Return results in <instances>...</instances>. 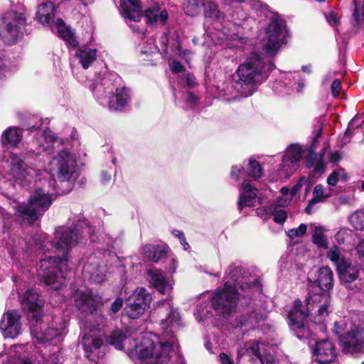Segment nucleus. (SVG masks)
Wrapping results in <instances>:
<instances>
[{
  "mask_svg": "<svg viewBox=\"0 0 364 364\" xmlns=\"http://www.w3.org/2000/svg\"><path fill=\"white\" fill-rule=\"evenodd\" d=\"M183 79L186 81V84L188 87H194L196 84L195 77L190 73L186 74Z\"/></svg>",
  "mask_w": 364,
  "mask_h": 364,
  "instance_id": "0e129e2a",
  "label": "nucleus"
},
{
  "mask_svg": "<svg viewBox=\"0 0 364 364\" xmlns=\"http://www.w3.org/2000/svg\"><path fill=\"white\" fill-rule=\"evenodd\" d=\"M349 222L356 230H364V210H357L349 216Z\"/></svg>",
  "mask_w": 364,
  "mask_h": 364,
  "instance_id": "c03bdc74",
  "label": "nucleus"
},
{
  "mask_svg": "<svg viewBox=\"0 0 364 364\" xmlns=\"http://www.w3.org/2000/svg\"><path fill=\"white\" fill-rule=\"evenodd\" d=\"M343 174L342 170L333 171L328 176L327 183L328 185L334 186L340 179H343Z\"/></svg>",
  "mask_w": 364,
  "mask_h": 364,
  "instance_id": "3c124183",
  "label": "nucleus"
},
{
  "mask_svg": "<svg viewBox=\"0 0 364 364\" xmlns=\"http://www.w3.org/2000/svg\"><path fill=\"white\" fill-rule=\"evenodd\" d=\"M331 196V191L330 188L326 189L321 184H318L314 187L313 191V198L309 200L305 210L308 214H311L314 206L323 201L325 199Z\"/></svg>",
  "mask_w": 364,
  "mask_h": 364,
  "instance_id": "c85d7f7f",
  "label": "nucleus"
},
{
  "mask_svg": "<svg viewBox=\"0 0 364 364\" xmlns=\"http://www.w3.org/2000/svg\"><path fill=\"white\" fill-rule=\"evenodd\" d=\"M341 90V82L338 79H336L333 81L331 86V95L333 97H337Z\"/></svg>",
  "mask_w": 364,
  "mask_h": 364,
  "instance_id": "4d7b16f0",
  "label": "nucleus"
},
{
  "mask_svg": "<svg viewBox=\"0 0 364 364\" xmlns=\"http://www.w3.org/2000/svg\"><path fill=\"white\" fill-rule=\"evenodd\" d=\"M28 347H31L28 343L26 345H14L9 350V355L10 358L16 359V360H18L19 358H27L25 354L28 351Z\"/></svg>",
  "mask_w": 364,
  "mask_h": 364,
  "instance_id": "37998d69",
  "label": "nucleus"
},
{
  "mask_svg": "<svg viewBox=\"0 0 364 364\" xmlns=\"http://www.w3.org/2000/svg\"><path fill=\"white\" fill-rule=\"evenodd\" d=\"M75 56L82 68L87 69L96 60L97 50L86 46L82 47L76 51Z\"/></svg>",
  "mask_w": 364,
  "mask_h": 364,
  "instance_id": "c756f323",
  "label": "nucleus"
},
{
  "mask_svg": "<svg viewBox=\"0 0 364 364\" xmlns=\"http://www.w3.org/2000/svg\"><path fill=\"white\" fill-rule=\"evenodd\" d=\"M170 68L173 73H178L183 71V66L176 60H172L170 63Z\"/></svg>",
  "mask_w": 364,
  "mask_h": 364,
  "instance_id": "052dcab7",
  "label": "nucleus"
},
{
  "mask_svg": "<svg viewBox=\"0 0 364 364\" xmlns=\"http://www.w3.org/2000/svg\"><path fill=\"white\" fill-rule=\"evenodd\" d=\"M141 252L145 257L154 262H158L167 254L166 247L154 245H146L143 246Z\"/></svg>",
  "mask_w": 364,
  "mask_h": 364,
  "instance_id": "7c9ffc66",
  "label": "nucleus"
},
{
  "mask_svg": "<svg viewBox=\"0 0 364 364\" xmlns=\"http://www.w3.org/2000/svg\"><path fill=\"white\" fill-rule=\"evenodd\" d=\"M326 149V147L323 148L319 156H316L314 153L311 152L307 159L306 166L308 167L314 166V171L316 173H323L324 171L325 164L323 162V157Z\"/></svg>",
  "mask_w": 364,
  "mask_h": 364,
  "instance_id": "ea45409f",
  "label": "nucleus"
},
{
  "mask_svg": "<svg viewBox=\"0 0 364 364\" xmlns=\"http://www.w3.org/2000/svg\"><path fill=\"white\" fill-rule=\"evenodd\" d=\"M38 323L39 322L36 323V325L32 327L31 331L35 333V336L39 342L46 343L57 338L60 335V331L58 329L54 328L43 329V327L41 326L40 331H38Z\"/></svg>",
  "mask_w": 364,
  "mask_h": 364,
  "instance_id": "473e14b6",
  "label": "nucleus"
},
{
  "mask_svg": "<svg viewBox=\"0 0 364 364\" xmlns=\"http://www.w3.org/2000/svg\"><path fill=\"white\" fill-rule=\"evenodd\" d=\"M106 323V318L99 316L98 321L85 322L82 328L81 343L86 356L92 361L104 355L101 348L103 346V328Z\"/></svg>",
  "mask_w": 364,
  "mask_h": 364,
  "instance_id": "0eeeda50",
  "label": "nucleus"
},
{
  "mask_svg": "<svg viewBox=\"0 0 364 364\" xmlns=\"http://www.w3.org/2000/svg\"><path fill=\"white\" fill-rule=\"evenodd\" d=\"M303 156V149L299 144H291L285 150L282 164L278 169L281 178H288L296 170Z\"/></svg>",
  "mask_w": 364,
  "mask_h": 364,
  "instance_id": "a211bd4d",
  "label": "nucleus"
},
{
  "mask_svg": "<svg viewBox=\"0 0 364 364\" xmlns=\"http://www.w3.org/2000/svg\"><path fill=\"white\" fill-rule=\"evenodd\" d=\"M262 173L259 164L256 160L250 159L249 161L248 174L255 178H257L262 176Z\"/></svg>",
  "mask_w": 364,
  "mask_h": 364,
  "instance_id": "49530a36",
  "label": "nucleus"
},
{
  "mask_svg": "<svg viewBox=\"0 0 364 364\" xmlns=\"http://www.w3.org/2000/svg\"><path fill=\"white\" fill-rule=\"evenodd\" d=\"M345 328H347V325L343 321H336L333 331L335 333V334L339 335Z\"/></svg>",
  "mask_w": 364,
  "mask_h": 364,
  "instance_id": "e2e57ef3",
  "label": "nucleus"
},
{
  "mask_svg": "<svg viewBox=\"0 0 364 364\" xmlns=\"http://www.w3.org/2000/svg\"><path fill=\"white\" fill-rule=\"evenodd\" d=\"M55 7L53 3L47 2L38 7L36 13V18L44 26H50L51 20L53 18Z\"/></svg>",
  "mask_w": 364,
  "mask_h": 364,
  "instance_id": "72a5a7b5",
  "label": "nucleus"
},
{
  "mask_svg": "<svg viewBox=\"0 0 364 364\" xmlns=\"http://www.w3.org/2000/svg\"><path fill=\"white\" fill-rule=\"evenodd\" d=\"M9 185H11V183L6 178L5 176L0 174V193L4 194V190H6V187ZM0 217L3 220L4 228H9V226L11 225L14 220L12 215L0 206Z\"/></svg>",
  "mask_w": 364,
  "mask_h": 364,
  "instance_id": "c9c22d12",
  "label": "nucleus"
},
{
  "mask_svg": "<svg viewBox=\"0 0 364 364\" xmlns=\"http://www.w3.org/2000/svg\"><path fill=\"white\" fill-rule=\"evenodd\" d=\"M307 230L306 224H301L298 228L291 229L288 231V236L290 239L294 240L296 237L303 236Z\"/></svg>",
  "mask_w": 364,
  "mask_h": 364,
  "instance_id": "de8ad7c7",
  "label": "nucleus"
},
{
  "mask_svg": "<svg viewBox=\"0 0 364 364\" xmlns=\"http://www.w3.org/2000/svg\"><path fill=\"white\" fill-rule=\"evenodd\" d=\"M58 143L59 141L50 129L39 131L31 144L32 147H33L32 150L36 154H40L48 151L50 148H53Z\"/></svg>",
  "mask_w": 364,
  "mask_h": 364,
  "instance_id": "5701e85b",
  "label": "nucleus"
},
{
  "mask_svg": "<svg viewBox=\"0 0 364 364\" xmlns=\"http://www.w3.org/2000/svg\"><path fill=\"white\" fill-rule=\"evenodd\" d=\"M305 178H301L300 180L298 181V183L294 185L292 188L290 190V197L292 198L294 196H295L297 192L300 190V188L302 186L303 181H305Z\"/></svg>",
  "mask_w": 364,
  "mask_h": 364,
  "instance_id": "69168bd1",
  "label": "nucleus"
},
{
  "mask_svg": "<svg viewBox=\"0 0 364 364\" xmlns=\"http://www.w3.org/2000/svg\"><path fill=\"white\" fill-rule=\"evenodd\" d=\"M65 193L60 191L55 186V179H50L47 185L38 188L30 196L28 203H20L16 200H11L10 205L15 210L16 218L21 223L33 224L44 214L50 208L53 200L52 196Z\"/></svg>",
  "mask_w": 364,
  "mask_h": 364,
  "instance_id": "423d86ee",
  "label": "nucleus"
},
{
  "mask_svg": "<svg viewBox=\"0 0 364 364\" xmlns=\"http://www.w3.org/2000/svg\"><path fill=\"white\" fill-rule=\"evenodd\" d=\"M127 299H133L134 303L145 304L146 306L149 307L152 296L146 289L143 287H138L132 292Z\"/></svg>",
  "mask_w": 364,
  "mask_h": 364,
  "instance_id": "58836bf2",
  "label": "nucleus"
},
{
  "mask_svg": "<svg viewBox=\"0 0 364 364\" xmlns=\"http://www.w3.org/2000/svg\"><path fill=\"white\" fill-rule=\"evenodd\" d=\"M262 284L258 279L244 275L240 267H229L224 287L218 289L211 299L213 308L220 314H230L237 301L260 294Z\"/></svg>",
  "mask_w": 364,
  "mask_h": 364,
  "instance_id": "20e7f679",
  "label": "nucleus"
},
{
  "mask_svg": "<svg viewBox=\"0 0 364 364\" xmlns=\"http://www.w3.org/2000/svg\"><path fill=\"white\" fill-rule=\"evenodd\" d=\"M313 228L312 240L313 242L318 247L327 249L328 247V241L326 236L324 235L325 230L321 226H315L311 225Z\"/></svg>",
  "mask_w": 364,
  "mask_h": 364,
  "instance_id": "4c0bfd02",
  "label": "nucleus"
},
{
  "mask_svg": "<svg viewBox=\"0 0 364 364\" xmlns=\"http://www.w3.org/2000/svg\"><path fill=\"white\" fill-rule=\"evenodd\" d=\"M287 36V31L284 20L277 16H272L262 38L264 50L269 55H274L286 43Z\"/></svg>",
  "mask_w": 364,
  "mask_h": 364,
  "instance_id": "f8f14e48",
  "label": "nucleus"
},
{
  "mask_svg": "<svg viewBox=\"0 0 364 364\" xmlns=\"http://www.w3.org/2000/svg\"><path fill=\"white\" fill-rule=\"evenodd\" d=\"M183 99L191 106H193V105H196V103L198 102L197 97L193 95L191 92L186 93L183 96Z\"/></svg>",
  "mask_w": 364,
  "mask_h": 364,
  "instance_id": "680f3d73",
  "label": "nucleus"
},
{
  "mask_svg": "<svg viewBox=\"0 0 364 364\" xmlns=\"http://www.w3.org/2000/svg\"><path fill=\"white\" fill-rule=\"evenodd\" d=\"M312 359L318 364H329L337 357V349L334 343L328 339L319 340L311 348Z\"/></svg>",
  "mask_w": 364,
  "mask_h": 364,
  "instance_id": "aec40b11",
  "label": "nucleus"
},
{
  "mask_svg": "<svg viewBox=\"0 0 364 364\" xmlns=\"http://www.w3.org/2000/svg\"><path fill=\"white\" fill-rule=\"evenodd\" d=\"M264 347L263 343L255 341L247 348V353L253 359L256 358L259 360L261 364H274V358L271 354L261 353V350H263Z\"/></svg>",
  "mask_w": 364,
  "mask_h": 364,
  "instance_id": "cd10ccee",
  "label": "nucleus"
},
{
  "mask_svg": "<svg viewBox=\"0 0 364 364\" xmlns=\"http://www.w3.org/2000/svg\"><path fill=\"white\" fill-rule=\"evenodd\" d=\"M203 6L204 16L206 21L213 20L218 23H222L223 22L225 15L218 9V5L215 3L207 1L203 4Z\"/></svg>",
  "mask_w": 364,
  "mask_h": 364,
  "instance_id": "2f4dec72",
  "label": "nucleus"
},
{
  "mask_svg": "<svg viewBox=\"0 0 364 364\" xmlns=\"http://www.w3.org/2000/svg\"><path fill=\"white\" fill-rule=\"evenodd\" d=\"M355 250L358 259L364 261V238L359 240L355 247Z\"/></svg>",
  "mask_w": 364,
  "mask_h": 364,
  "instance_id": "13d9d810",
  "label": "nucleus"
},
{
  "mask_svg": "<svg viewBox=\"0 0 364 364\" xmlns=\"http://www.w3.org/2000/svg\"><path fill=\"white\" fill-rule=\"evenodd\" d=\"M114 85L108 78H103L102 82L92 88V93L97 100L102 104H107L109 109L119 110L124 108L130 99V91L123 87L116 88L113 94Z\"/></svg>",
  "mask_w": 364,
  "mask_h": 364,
  "instance_id": "1a4fd4ad",
  "label": "nucleus"
},
{
  "mask_svg": "<svg viewBox=\"0 0 364 364\" xmlns=\"http://www.w3.org/2000/svg\"><path fill=\"white\" fill-rule=\"evenodd\" d=\"M20 302L23 309L31 314V319L36 323L40 322L42 316L43 301L38 294L33 289L26 291L20 296Z\"/></svg>",
  "mask_w": 364,
  "mask_h": 364,
  "instance_id": "412c9836",
  "label": "nucleus"
},
{
  "mask_svg": "<svg viewBox=\"0 0 364 364\" xmlns=\"http://www.w3.org/2000/svg\"><path fill=\"white\" fill-rule=\"evenodd\" d=\"M22 136L23 132L21 129L16 127H9L3 132L1 142L4 146L16 147L21 141Z\"/></svg>",
  "mask_w": 364,
  "mask_h": 364,
  "instance_id": "a878e982",
  "label": "nucleus"
},
{
  "mask_svg": "<svg viewBox=\"0 0 364 364\" xmlns=\"http://www.w3.org/2000/svg\"><path fill=\"white\" fill-rule=\"evenodd\" d=\"M204 3L202 0H184L183 10L186 15L196 16L199 14Z\"/></svg>",
  "mask_w": 364,
  "mask_h": 364,
  "instance_id": "a19ab883",
  "label": "nucleus"
},
{
  "mask_svg": "<svg viewBox=\"0 0 364 364\" xmlns=\"http://www.w3.org/2000/svg\"><path fill=\"white\" fill-rule=\"evenodd\" d=\"M220 364H235L232 359H231L226 353H221L219 355Z\"/></svg>",
  "mask_w": 364,
  "mask_h": 364,
  "instance_id": "338daca9",
  "label": "nucleus"
},
{
  "mask_svg": "<svg viewBox=\"0 0 364 364\" xmlns=\"http://www.w3.org/2000/svg\"><path fill=\"white\" fill-rule=\"evenodd\" d=\"M55 26L60 38L72 47H76L77 46L78 42L72 31L69 27L66 26L61 19H57L55 22Z\"/></svg>",
  "mask_w": 364,
  "mask_h": 364,
  "instance_id": "f704fd0d",
  "label": "nucleus"
},
{
  "mask_svg": "<svg viewBox=\"0 0 364 364\" xmlns=\"http://www.w3.org/2000/svg\"><path fill=\"white\" fill-rule=\"evenodd\" d=\"M21 315L18 311H6L0 321V331L5 338H16L22 332Z\"/></svg>",
  "mask_w": 364,
  "mask_h": 364,
  "instance_id": "6ab92c4d",
  "label": "nucleus"
},
{
  "mask_svg": "<svg viewBox=\"0 0 364 364\" xmlns=\"http://www.w3.org/2000/svg\"><path fill=\"white\" fill-rule=\"evenodd\" d=\"M150 285L157 291L164 295H169L173 288L174 281L164 272L158 269L147 270Z\"/></svg>",
  "mask_w": 364,
  "mask_h": 364,
  "instance_id": "4be33fe9",
  "label": "nucleus"
},
{
  "mask_svg": "<svg viewBox=\"0 0 364 364\" xmlns=\"http://www.w3.org/2000/svg\"><path fill=\"white\" fill-rule=\"evenodd\" d=\"M15 364H39L35 360H32L30 358H19L16 360Z\"/></svg>",
  "mask_w": 364,
  "mask_h": 364,
  "instance_id": "774afa93",
  "label": "nucleus"
},
{
  "mask_svg": "<svg viewBox=\"0 0 364 364\" xmlns=\"http://www.w3.org/2000/svg\"><path fill=\"white\" fill-rule=\"evenodd\" d=\"M327 257L335 264L341 281L343 283H351L359 276V269L355 264L346 259L341 250L333 246L327 253Z\"/></svg>",
  "mask_w": 364,
  "mask_h": 364,
  "instance_id": "4468645a",
  "label": "nucleus"
},
{
  "mask_svg": "<svg viewBox=\"0 0 364 364\" xmlns=\"http://www.w3.org/2000/svg\"><path fill=\"white\" fill-rule=\"evenodd\" d=\"M93 231L87 221H78L72 226H60L54 232V241H50L44 232H38L28 242V250L35 249L40 253L53 250L55 257L48 256L40 259L37 270L39 280L53 289H58L65 282L64 272L68 270L70 253L84 237L86 232Z\"/></svg>",
  "mask_w": 364,
  "mask_h": 364,
  "instance_id": "f03ea898",
  "label": "nucleus"
},
{
  "mask_svg": "<svg viewBox=\"0 0 364 364\" xmlns=\"http://www.w3.org/2000/svg\"><path fill=\"white\" fill-rule=\"evenodd\" d=\"M5 168L6 166L9 168L6 172L15 180L21 183H30L37 176L36 169L28 166L25 163L16 155H13L5 162V165H1Z\"/></svg>",
  "mask_w": 364,
  "mask_h": 364,
  "instance_id": "dca6fc26",
  "label": "nucleus"
},
{
  "mask_svg": "<svg viewBox=\"0 0 364 364\" xmlns=\"http://www.w3.org/2000/svg\"><path fill=\"white\" fill-rule=\"evenodd\" d=\"M350 235V230L348 228H341L335 235L336 241L341 244L343 243L346 239Z\"/></svg>",
  "mask_w": 364,
  "mask_h": 364,
  "instance_id": "5fc2aeb1",
  "label": "nucleus"
},
{
  "mask_svg": "<svg viewBox=\"0 0 364 364\" xmlns=\"http://www.w3.org/2000/svg\"><path fill=\"white\" fill-rule=\"evenodd\" d=\"M333 286V273L328 267H322L316 274V279L310 287L309 296L306 300V306L301 301L295 300L293 309L288 314L289 325L299 339L306 338L309 330L305 326V319L313 309L318 308L313 321L316 324H323L331 310L329 290Z\"/></svg>",
  "mask_w": 364,
  "mask_h": 364,
  "instance_id": "7ed1b4c3",
  "label": "nucleus"
},
{
  "mask_svg": "<svg viewBox=\"0 0 364 364\" xmlns=\"http://www.w3.org/2000/svg\"><path fill=\"white\" fill-rule=\"evenodd\" d=\"M274 220L277 223H283L287 218V213L282 209H275L273 212Z\"/></svg>",
  "mask_w": 364,
  "mask_h": 364,
  "instance_id": "603ef678",
  "label": "nucleus"
},
{
  "mask_svg": "<svg viewBox=\"0 0 364 364\" xmlns=\"http://www.w3.org/2000/svg\"><path fill=\"white\" fill-rule=\"evenodd\" d=\"M225 4H234L242 3V5H233L235 11L232 14V20L236 25L245 27H251L255 23V19L250 14L245 12V9L250 8L257 10L262 6L259 0H222Z\"/></svg>",
  "mask_w": 364,
  "mask_h": 364,
  "instance_id": "2eb2a0df",
  "label": "nucleus"
},
{
  "mask_svg": "<svg viewBox=\"0 0 364 364\" xmlns=\"http://www.w3.org/2000/svg\"><path fill=\"white\" fill-rule=\"evenodd\" d=\"M145 304L134 303L133 299H127L125 311L127 315L132 319L138 318L143 315L148 309Z\"/></svg>",
  "mask_w": 364,
  "mask_h": 364,
  "instance_id": "e433bc0d",
  "label": "nucleus"
},
{
  "mask_svg": "<svg viewBox=\"0 0 364 364\" xmlns=\"http://www.w3.org/2000/svg\"><path fill=\"white\" fill-rule=\"evenodd\" d=\"M124 301L121 297H117L112 304L109 309V315L116 314L122 309Z\"/></svg>",
  "mask_w": 364,
  "mask_h": 364,
  "instance_id": "864d4df0",
  "label": "nucleus"
},
{
  "mask_svg": "<svg viewBox=\"0 0 364 364\" xmlns=\"http://www.w3.org/2000/svg\"><path fill=\"white\" fill-rule=\"evenodd\" d=\"M159 315L165 314L159 321L162 335L171 338V341H159L155 335L145 334L136 338L129 334L115 330L107 338V342L116 349L125 350L135 360L136 364H164L169 360L173 350L174 333L182 326L181 314L174 308L171 300L166 299L159 303Z\"/></svg>",
  "mask_w": 364,
  "mask_h": 364,
  "instance_id": "f257e3e1",
  "label": "nucleus"
},
{
  "mask_svg": "<svg viewBox=\"0 0 364 364\" xmlns=\"http://www.w3.org/2000/svg\"><path fill=\"white\" fill-rule=\"evenodd\" d=\"M139 48L140 53L144 55L152 54L158 50L157 46L151 39L143 41L139 44Z\"/></svg>",
  "mask_w": 364,
  "mask_h": 364,
  "instance_id": "a18cd8bd",
  "label": "nucleus"
},
{
  "mask_svg": "<svg viewBox=\"0 0 364 364\" xmlns=\"http://www.w3.org/2000/svg\"><path fill=\"white\" fill-rule=\"evenodd\" d=\"M267 77V71L264 66L263 58L256 53H252L245 61L239 65L236 75L231 82L230 87L227 85L224 90L225 95H232L236 98L252 95L255 90V86L263 82Z\"/></svg>",
  "mask_w": 364,
  "mask_h": 364,
  "instance_id": "39448f33",
  "label": "nucleus"
},
{
  "mask_svg": "<svg viewBox=\"0 0 364 364\" xmlns=\"http://www.w3.org/2000/svg\"><path fill=\"white\" fill-rule=\"evenodd\" d=\"M48 170L61 183L75 180L77 176L75 156L66 149L60 150L50 161Z\"/></svg>",
  "mask_w": 364,
  "mask_h": 364,
  "instance_id": "9d476101",
  "label": "nucleus"
},
{
  "mask_svg": "<svg viewBox=\"0 0 364 364\" xmlns=\"http://www.w3.org/2000/svg\"><path fill=\"white\" fill-rule=\"evenodd\" d=\"M16 68V65L12 63L9 59L6 58L5 55L0 53V79H3L10 75Z\"/></svg>",
  "mask_w": 364,
  "mask_h": 364,
  "instance_id": "79ce46f5",
  "label": "nucleus"
},
{
  "mask_svg": "<svg viewBox=\"0 0 364 364\" xmlns=\"http://www.w3.org/2000/svg\"><path fill=\"white\" fill-rule=\"evenodd\" d=\"M241 188L242 191L237 203L240 210L245 207L253 206L258 192V190L252 186L249 180H244Z\"/></svg>",
  "mask_w": 364,
  "mask_h": 364,
  "instance_id": "b1692460",
  "label": "nucleus"
},
{
  "mask_svg": "<svg viewBox=\"0 0 364 364\" xmlns=\"http://www.w3.org/2000/svg\"><path fill=\"white\" fill-rule=\"evenodd\" d=\"M257 322H258L257 318L255 316V314L253 313L252 315H250L247 318H245L241 321H239L237 323V326L242 327L244 326H249L250 327H252Z\"/></svg>",
  "mask_w": 364,
  "mask_h": 364,
  "instance_id": "6e6d98bb",
  "label": "nucleus"
},
{
  "mask_svg": "<svg viewBox=\"0 0 364 364\" xmlns=\"http://www.w3.org/2000/svg\"><path fill=\"white\" fill-rule=\"evenodd\" d=\"M26 16L21 11L6 13L0 23V38L4 43L13 45L21 37L22 28L26 25Z\"/></svg>",
  "mask_w": 364,
  "mask_h": 364,
  "instance_id": "9b49d317",
  "label": "nucleus"
},
{
  "mask_svg": "<svg viewBox=\"0 0 364 364\" xmlns=\"http://www.w3.org/2000/svg\"><path fill=\"white\" fill-rule=\"evenodd\" d=\"M72 297L79 311L84 316L88 317L85 322L98 321V316H102L98 314V309L103 305V299L99 294L90 290H76Z\"/></svg>",
  "mask_w": 364,
  "mask_h": 364,
  "instance_id": "ddd939ff",
  "label": "nucleus"
},
{
  "mask_svg": "<svg viewBox=\"0 0 364 364\" xmlns=\"http://www.w3.org/2000/svg\"><path fill=\"white\" fill-rule=\"evenodd\" d=\"M120 8L127 23L136 33H144V26L139 24L142 16L141 4L139 0H121Z\"/></svg>",
  "mask_w": 364,
  "mask_h": 364,
  "instance_id": "f3484780",
  "label": "nucleus"
},
{
  "mask_svg": "<svg viewBox=\"0 0 364 364\" xmlns=\"http://www.w3.org/2000/svg\"><path fill=\"white\" fill-rule=\"evenodd\" d=\"M82 275L85 279L95 283H101L105 279L103 269L95 263L88 262L85 264L82 269Z\"/></svg>",
  "mask_w": 364,
  "mask_h": 364,
  "instance_id": "bb28decb",
  "label": "nucleus"
},
{
  "mask_svg": "<svg viewBox=\"0 0 364 364\" xmlns=\"http://www.w3.org/2000/svg\"><path fill=\"white\" fill-rule=\"evenodd\" d=\"M144 17L149 26H164L167 21L168 13L165 9L153 6L144 11Z\"/></svg>",
  "mask_w": 364,
  "mask_h": 364,
  "instance_id": "393cba45",
  "label": "nucleus"
},
{
  "mask_svg": "<svg viewBox=\"0 0 364 364\" xmlns=\"http://www.w3.org/2000/svg\"><path fill=\"white\" fill-rule=\"evenodd\" d=\"M339 344L344 353H364V313L351 315L346 332L339 338Z\"/></svg>",
  "mask_w": 364,
  "mask_h": 364,
  "instance_id": "6e6552de",
  "label": "nucleus"
},
{
  "mask_svg": "<svg viewBox=\"0 0 364 364\" xmlns=\"http://www.w3.org/2000/svg\"><path fill=\"white\" fill-rule=\"evenodd\" d=\"M326 19L331 26H337L339 23V17L334 12L326 14Z\"/></svg>",
  "mask_w": 364,
  "mask_h": 364,
  "instance_id": "bf43d9fd",
  "label": "nucleus"
},
{
  "mask_svg": "<svg viewBox=\"0 0 364 364\" xmlns=\"http://www.w3.org/2000/svg\"><path fill=\"white\" fill-rule=\"evenodd\" d=\"M353 4L355 5L353 18L355 21L359 23L360 21H364V0L361 8H358L357 5V1L354 0Z\"/></svg>",
  "mask_w": 364,
  "mask_h": 364,
  "instance_id": "8fccbe9b",
  "label": "nucleus"
},
{
  "mask_svg": "<svg viewBox=\"0 0 364 364\" xmlns=\"http://www.w3.org/2000/svg\"><path fill=\"white\" fill-rule=\"evenodd\" d=\"M165 263L166 266L165 268L166 270L171 273L173 274L176 272V269L177 268V261L175 258V257L173 255L170 256H165Z\"/></svg>",
  "mask_w": 364,
  "mask_h": 364,
  "instance_id": "09e8293b",
  "label": "nucleus"
}]
</instances>
